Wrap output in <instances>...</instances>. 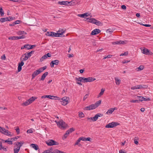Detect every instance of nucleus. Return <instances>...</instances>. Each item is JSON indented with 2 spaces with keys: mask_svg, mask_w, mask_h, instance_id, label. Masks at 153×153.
Masks as SVG:
<instances>
[{
  "mask_svg": "<svg viewBox=\"0 0 153 153\" xmlns=\"http://www.w3.org/2000/svg\"><path fill=\"white\" fill-rule=\"evenodd\" d=\"M20 148L19 147H18V146L14 147V153H18L20 150Z\"/></svg>",
  "mask_w": 153,
  "mask_h": 153,
  "instance_id": "a878e982",
  "label": "nucleus"
},
{
  "mask_svg": "<svg viewBox=\"0 0 153 153\" xmlns=\"http://www.w3.org/2000/svg\"><path fill=\"white\" fill-rule=\"evenodd\" d=\"M104 91L105 89H103V88H102L101 90V92L98 95L97 97H100L104 93Z\"/></svg>",
  "mask_w": 153,
  "mask_h": 153,
  "instance_id": "473e14b6",
  "label": "nucleus"
},
{
  "mask_svg": "<svg viewBox=\"0 0 153 153\" xmlns=\"http://www.w3.org/2000/svg\"><path fill=\"white\" fill-rule=\"evenodd\" d=\"M94 24L102 26V23L97 20L95 22Z\"/></svg>",
  "mask_w": 153,
  "mask_h": 153,
  "instance_id": "4c0bfd02",
  "label": "nucleus"
},
{
  "mask_svg": "<svg viewBox=\"0 0 153 153\" xmlns=\"http://www.w3.org/2000/svg\"><path fill=\"white\" fill-rule=\"evenodd\" d=\"M126 41H122V40H120L119 41H117V45H120V44H125L126 43Z\"/></svg>",
  "mask_w": 153,
  "mask_h": 153,
  "instance_id": "2f4dec72",
  "label": "nucleus"
},
{
  "mask_svg": "<svg viewBox=\"0 0 153 153\" xmlns=\"http://www.w3.org/2000/svg\"><path fill=\"white\" fill-rule=\"evenodd\" d=\"M80 139L81 140H82L83 141H86V138L84 137H80Z\"/></svg>",
  "mask_w": 153,
  "mask_h": 153,
  "instance_id": "e2e57ef3",
  "label": "nucleus"
},
{
  "mask_svg": "<svg viewBox=\"0 0 153 153\" xmlns=\"http://www.w3.org/2000/svg\"><path fill=\"white\" fill-rule=\"evenodd\" d=\"M77 16L79 17L84 18L85 17V14L84 13L82 14H79L77 15Z\"/></svg>",
  "mask_w": 153,
  "mask_h": 153,
  "instance_id": "de8ad7c7",
  "label": "nucleus"
},
{
  "mask_svg": "<svg viewBox=\"0 0 153 153\" xmlns=\"http://www.w3.org/2000/svg\"><path fill=\"white\" fill-rule=\"evenodd\" d=\"M103 116V114L100 113H98L95 115L93 118V121H96L98 119L99 117H102Z\"/></svg>",
  "mask_w": 153,
  "mask_h": 153,
  "instance_id": "2eb2a0df",
  "label": "nucleus"
},
{
  "mask_svg": "<svg viewBox=\"0 0 153 153\" xmlns=\"http://www.w3.org/2000/svg\"><path fill=\"white\" fill-rule=\"evenodd\" d=\"M76 80L77 81L82 82L84 83L88 82H91L96 80V79L92 77L85 78L83 77H79V78H76Z\"/></svg>",
  "mask_w": 153,
  "mask_h": 153,
  "instance_id": "f257e3e1",
  "label": "nucleus"
},
{
  "mask_svg": "<svg viewBox=\"0 0 153 153\" xmlns=\"http://www.w3.org/2000/svg\"><path fill=\"white\" fill-rule=\"evenodd\" d=\"M46 68L47 67L46 66H45L42 68H39L38 70L34 71L32 75V79L34 78L36 76L42 72L44 70H45Z\"/></svg>",
  "mask_w": 153,
  "mask_h": 153,
  "instance_id": "f03ea898",
  "label": "nucleus"
},
{
  "mask_svg": "<svg viewBox=\"0 0 153 153\" xmlns=\"http://www.w3.org/2000/svg\"><path fill=\"white\" fill-rule=\"evenodd\" d=\"M138 89L146 88H147V86L145 85H137Z\"/></svg>",
  "mask_w": 153,
  "mask_h": 153,
  "instance_id": "cd10ccee",
  "label": "nucleus"
},
{
  "mask_svg": "<svg viewBox=\"0 0 153 153\" xmlns=\"http://www.w3.org/2000/svg\"><path fill=\"white\" fill-rule=\"evenodd\" d=\"M121 8L123 9H124V10H125L126 9V6L125 5H122V6H121Z\"/></svg>",
  "mask_w": 153,
  "mask_h": 153,
  "instance_id": "774afa93",
  "label": "nucleus"
},
{
  "mask_svg": "<svg viewBox=\"0 0 153 153\" xmlns=\"http://www.w3.org/2000/svg\"><path fill=\"white\" fill-rule=\"evenodd\" d=\"M54 32H47L45 34V35L46 36H52V37H54Z\"/></svg>",
  "mask_w": 153,
  "mask_h": 153,
  "instance_id": "6ab92c4d",
  "label": "nucleus"
},
{
  "mask_svg": "<svg viewBox=\"0 0 153 153\" xmlns=\"http://www.w3.org/2000/svg\"><path fill=\"white\" fill-rule=\"evenodd\" d=\"M59 62V61L58 60L52 61L50 63V65L51 67H53L54 65H57Z\"/></svg>",
  "mask_w": 153,
  "mask_h": 153,
  "instance_id": "ddd939ff",
  "label": "nucleus"
},
{
  "mask_svg": "<svg viewBox=\"0 0 153 153\" xmlns=\"http://www.w3.org/2000/svg\"><path fill=\"white\" fill-rule=\"evenodd\" d=\"M141 51H142V53L146 55H152L153 54V53L149 51L147 48H144Z\"/></svg>",
  "mask_w": 153,
  "mask_h": 153,
  "instance_id": "1a4fd4ad",
  "label": "nucleus"
},
{
  "mask_svg": "<svg viewBox=\"0 0 153 153\" xmlns=\"http://www.w3.org/2000/svg\"><path fill=\"white\" fill-rule=\"evenodd\" d=\"M18 134L19 133V128L18 127H17L15 129Z\"/></svg>",
  "mask_w": 153,
  "mask_h": 153,
  "instance_id": "4d7b16f0",
  "label": "nucleus"
},
{
  "mask_svg": "<svg viewBox=\"0 0 153 153\" xmlns=\"http://www.w3.org/2000/svg\"><path fill=\"white\" fill-rule=\"evenodd\" d=\"M65 31V29H62V28H60L58 31V33H59L61 34V36H65L63 35V33H64Z\"/></svg>",
  "mask_w": 153,
  "mask_h": 153,
  "instance_id": "f3484780",
  "label": "nucleus"
},
{
  "mask_svg": "<svg viewBox=\"0 0 153 153\" xmlns=\"http://www.w3.org/2000/svg\"><path fill=\"white\" fill-rule=\"evenodd\" d=\"M3 130V131H1V132L2 133L7 135L9 136L10 135L8 130H5V129L4 128Z\"/></svg>",
  "mask_w": 153,
  "mask_h": 153,
  "instance_id": "4be33fe9",
  "label": "nucleus"
},
{
  "mask_svg": "<svg viewBox=\"0 0 153 153\" xmlns=\"http://www.w3.org/2000/svg\"><path fill=\"white\" fill-rule=\"evenodd\" d=\"M42 98H49L51 99H56V98H57V99L58 100H60V99L57 97V96H51V95H45L44 96H42Z\"/></svg>",
  "mask_w": 153,
  "mask_h": 153,
  "instance_id": "9d476101",
  "label": "nucleus"
},
{
  "mask_svg": "<svg viewBox=\"0 0 153 153\" xmlns=\"http://www.w3.org/2000/svg\"><path fill=\"white\" fill-rule=\"evenodd\" d=\"M17 39H24L25 38V37L24 36L22 35L19 36H17Z\"/></svg>",
  "mask_w": 153,
  "mask_h": 153,
  "instance_id": "5fc2aeb1",
  "label": "nucleus"
},
{
  "mask_svg": "<svg viewBox=\"0 0 153 153\" xmlns=\"http://www.w3.org/2000/svg\"><path fill=\"white\" fill-rule=\"evenodd\" d=\"M68 134L66 132L64 134L63 137V139H65L68 137Z\"/></svg>",
  "mask_w": 153,
  "mask_h": 153,
  "instance_id": "864d4df0",
  "label": "nucleus"
},
{
  "mask_svg": "<svg viewBox=\"0 0 153 153\" xmlns=\"http://www.w3.org/2000/svg\"><path fill=\"white\" fill-rule=\"evenodd\" d=\"M6 58L5 56V54L3 55L1 57V59L2 60H4Z\"/></svg>",
  "mask_w": 153,
  "mask_h": 153,
  "instance_id": "338daca9",
  "label": "nucleus"
},
{
  "mask_svg": "<svg viewBox=\"0 0 153 153\" xmlns=\"http://www.w3.org/2000/svg\"><path fill=\"white\" fill-rule=\"evenodd\" d=\"M131 89L132 90H135L138 89V87L137 85L135 86H134L132 87L131 88Z\"/></svg>",
  "mask_w": 153,
  "mask_h": 153,
  "instance_id": "8fccbe9b",
  "label": "nucleus"
},
{
  "mask_svg": "<svg viewBox=\"0 0 153 153\" xmlns=\"http://www.w3.org/2000/svg\"><path fill=\"white\" fill-rule=\"evenodd\" d=\"M144 68V66L143 65H140L138 68H136V70L137 71L142 70Z\"/></svg>",
  "mask_w": 153,
  "mask_h": 153,
  "instance_id": "c9c22d12",
  "label": "nucleus"
},
{
  "mask_svg": "<svg viewBox=\"0 0 153 153\" xmlns=\"http://www.w3.org/2000/svg\"><path fill=\"white\" fill-rule=\"evenodd\" d=\"M0 150H3L5 151H7V149L5 148H4V147H3L2 143L1 142H0Z\"/></svg>",
  "mask_w": 153,
  "mask_h": 153,
  "instance_id": "c756f323",
  "label": "nucleus"
},
{
  "mask_svg": "<svg viewBox=\"0 0 153 153\" xmlns=\"http://www.w3.org/2000/svg\"><path fill=\"white\" fill-rule=\"evenodd\" d=\"M115 80L116 85H119L120 83V80L117 78H115Z\"/></svg>",
  "mask_w": 153,
  "mask_h": 153,
  "instance_id": "72a5a7b5",
  "label": "nucleus"
},
{
  "mask_svg": "<svg viewBox=\"0 0 153 153\" xmlns=\"http://www.w3.org/2000/svg\"><path fill=\"white\" fill-rule=\"evenodd\" d=\"M31 146H32V148L36 150H38L39 149V147L36 144L32 143L31 144Z\"/></svg>",
  "mask_w": 153,
  "mask_h": 153,
  "instance_id": "b1692460",
  "label": "nucleus"
},
{
  "mask_svg": "<svg viewBox=\"0 0 153 153\" xmlns=\"http://www.w3.org/2000/svg\"><path fill=\"white\" fill-rule=\"evenodd\" d=\"M23 60H22V62L20 63H19V65H20L21 66H22L23 65H24V62H23Z\"/></svg>",
  "mask_w": 153,
  "mask_h": 153,
  "instance_id": "0e129e2a",
  "label": "nucleus"
},
{
  "mask_svg": "<svg viewBox=\"0 0 153 153\" xmlns=\"http://www.w3.org/2000/svg\"><path fill=\"white\" fill-rule=\"evenodd\" d=\"M29 48L30 49H31L33 48V47H35L36 46V45H30V46H29Z\"/></svg>",
  "mask_w": 153,
  "mask_h": 153,
  "instance_id": "69168bd1",
  "label": "nucleus"
},
{
  "mask_svg": "<svg viewBox=\"0 0 153 153\" xmlns=\"http://www.w3.org/2000/svg\"><path fill=\"white\" fill-rule=\"evenodd\" d=\"M48 72H45L42 76L41 78V80H44L45 79V78L46 76L48 75Z\"/></svg>",
  "mask_w": 153,
  "mask_h": 153,
  "instance_id": "412c9836",
  "label": "nucleus"
},
{
  "mask_svg": "<svg viewBox=\"0 0 153 153\" xmlns=\"http://www.w3.org/2000/svg\"><path fill=\"white\" fill-rule=\"evenodd\" d=\"M30 46V45H29V44L25 45L24 46L21 47V49H23L25 48H26L27 49H30L29 48H30L29 46Z\"/></svg>",
  "mask_w": 153,
  "mask_h": 153,
  "instance_id": "7c9ffc66",
  "label": "nucleus"
},
{
  "mask_svg": "<svg viewBox=\"0 0 153 153\" xmlns=\"http://www.w3.org/2000/svg\"><path fill=\"white\" fill-rule=\"evenodd\" d=\"M47 58V56H46V55H45L43 56L40 59V62H42L44 60L46 59Z\"/></svg>",
  "mask_w": 153,
  "mask_h": 153,
  "instance_id": "ea45409f",
  "label": "nucleus"
},
{
  "mask_svg": "<svg viewBox=\"0 0 153 153\" xmlns=\"http://www.w3.org/2000/svg\"><path fill=\"white\" fill-rule=\"evenodd\" d=\"M69 98L68 97H65L62 98V104L64 105H67L68 102V101L69 100Z\"/></svg>",
  "mask_w": 153,
  "mask_h": 153,
  "instance_id": "6e6552de",
  "label": "nucleus"
},
{
  "mask_svg": "<svg viewBox=\"0 0 153 153\" xmlns=\"http://www.w3.org/2000/svg\"><path fill=\"white\" fill-rule=\"evenodd\" d=\"M22 70V66L20 65H18V72H20Z\"/></svg>",
  "mask_w": 153,
  "mask_h": 153,
  "instance_id": "bf43d9fd",
  "label": "nucleus"
},
{
  "mask_svg": "<svg viewBox=\"0 0 153 153\" xmlns=\"http://www.w3.org/2000/svg\"><path fill=\"white\" fill-rule=\"evenodd\" d=\"M27 133H32L33 132L32 129H29L27 131Z\"/></svg>",
  "mask_w": 153,
  "mask_h": 153,
  "instance_id": "13d9d810",
  "label": "nucleus"
},
{
  "mask_svg": "<svg viewBox=\"0 0 153 153\" xmlns=\"http://www.w3.org/2000/svg\"><path fill=\"white\" fill-rule=\"evenodd\" d=\"M101 103V100H99L97 101L94 104H92L91 105H90L91 108L92 110L95 109L98 106H99Z\"/></svg>",
  "mask_w": 153,
  "mask_h": 153,
  "instance_id": "39448f33",
  "label": "nucleus"
},
{
  "mask_svg": "<svg viewBox=\"0 0 153 153\" xmlns=\"http://www.w3.org/2000/svg\"><path fill=\"white\" fill-rule=\"evenodd\" d=\"M83 109L84 110H92V109L91 108V106L90 105H89L88 106L85 107Z\"/></svg>",
  "mask_w": 153,
  "mask_h": 153,
  "instance_id": "f704fd0d",
  "label": "nucleus"
},
{
  "mask_svg": "<svg viewBox=\"0 0 153 153\" xmlns=\"http://www.w3.org/2000/svg\"><path fill=\"white\" fill-rule=\"evenodd\" d=\"M17 34L19 35H20L23 34H27V33L23 31H19L18 32Z\"/></svg>",
  "mask_w": 153,
  "mask_h": 153,
  "instance_id": "58836bf2",
  "label": "nucleus"
},
{
  "mask_svg": "<svg viewBox=\"0 0 153 153\" xmlns=\"http://www.w3.org/2000/svg\"><path fill=\"white\" fill-rule=\"evenodd\" d=\"M137 97L139 98V101H148L151 100L149 98H146L143 97L141 96H137Z\"/></svg>",
  "mask_w": 153,
  "mask_h": 153,
  "instance_id": "4468645a",
  "label": "nucleus"
},
{
  "mask_svg": "<svg viewBox=\"0 0 153 153\" xmlns=\"http://www.w3.org/2000/svg\"><path fill=\"white\" fill-rule=\"evenodd\" d=\"M19 138L18 136L15 137H14L10 138V144H13L12 142L13 141L16 140Z\"/></svg>",
  "mask_w": 153,
  "mask_h": 153,
  "instance_id": "393cba45",
  "label": "nucleus"
},
{
  "mask_svg": "<svg viewBox=\"0 0 153 153\" xmlns=\"http://www.w3.org/2000/svg\"><path fill=\"white\" fill-rule=\"evenodd\" d=\"M30 104V103L28 102V100H26L25 102H24L22 104V106H26Z\"/></svg>",
  "mask_w": 153,
  "mask_h": 153,
  "instance_id": "e433bc0d",
  "label": "nucleus"
},
{
  "mask_svg": "<svg viewBox=\"0 0 153 153\" xmlns=\"http://www.w3.org/2000/svg\"><path fill=\"white\" fill-rule=\"evenodd\" d=\"M117 108L116 107L110 108L107 111L106 113L105 114L108 115L111 114L115 110H117Z\"/></svg>",
  "mask_w": 153,
  "mask_h": 153,
  "instance_id": "f8f14e48",
  "label": "nucleus"
},
{
  "mask_svg": "<svg viewBox=\"0 0 153 153\" xmlns=\"http://www.w3.org/2000/svg\"><path fill=\"white\" fill-rule=\"evenodd\" d=\"M84 114L82 112H79V116L81 118H83L84 117Z\"/></svg>",
  "mask_w": 153,
  "mask_h": 153,
  "instance_id": "a19ab883",
  "label": "nucleus"
},
{
  "mask_svg": "<svg viewBox=\"0 0 153 153\" xmlns=\"http://www.w3.org/2000/svg\"><path fill=\"white\" fill-rule=\"evenodd\" d=\"M36 98L34 97H32L30 98L28 100V102L30 104L32 102L34 101Z\"/></svg>",
  "mask_w": 153,
  "mask_h": 153,
  "instance_id": "c85d7f7f",
  "label": "nucleus"
},
{
  "mask_svg": "<svg viewBox=\"0 0 153 153\" xmlns=\"http://www.w3.org/2000/svg\"><path fill=\"white\" fill-rule=\"evenodd\" d=\"M119 124L118 123L112 122L106 125L105 127L106 128H112L116 126Z\"/></svg>",
  "mask_w": 153,
  "mask_h": 153,
  "instance_id": "0eeeda50",
  "label": "nucleus"
},
{
  "mask_svg": "<svg viewBox=\"0 0 153 153\" xmlns=\"http://www.w3.org/2000/svg\"><path fill=\"white\" fill-rule=\"evenodd\" d=\"M81 140L80 139V138H79L78 140H77L75 144H74V146L76 145H78L79 144V143L80 142Z\"/></svg>",
  "mask_w": 153,
  "mask_h": 153,
  "instance_id": "3c124183",
  "label": "nucleus"
},
{
  "mask_svg": "<svg viewBox=\"0 0 153 153\" xmlns=\"http://www.w3.org/2000/svg\"><path fill=\"white\" fill-rule=\"evenodd\" d=\"M89 94H88L85 95L83 98V101L85 100L88 97Z\"/></svg>",
  "mask_w": 153,
  "mask_h": 153,
  "instance_id": "49530a36",
  "label": "nucleus"
},
{
  "mask_svg": "<svg viewBox=\"0 0 153 153\" xmlns=\"http://www.w3.org/2000/svg\"><path fill=\"white\" fill-rule=\"evenodd\" d=\"M7 21H10L8 17L2 18L0 19V22L2 23Z\"/></svg>",
  "mask_w": 153,
  "mask_h": 153,
  "instance_id": "a211bd4d",
  "label": "nucleus"
},
{
  "mask_svg": "<svg viewBox=\"0 0 153 153\" xmlns=\"http://www.w3.org/2000/svg\"><path fill=\"white\" fill-rule=\"evenodd\" d=\"M57 124L59 126V127L61 128H65L67 127L68 125L65 123V122H63L62 120H60L59 122H58Z\"/></svg>",
  "mask_w": 153,
  "mask_h": 153,
  "instance_id": "20e7f679",
  "label": "nucleus"
},
{
  "mask_svg": "<svg viewBox=\"0 0 153 153\" xmlns=\"http://www.w3.org/2000/svg\"><path fill=\"white\" fill-rule=\"evenodd\" d=\"M68 4H70V5H74V4H75V1H74V0H72V1H68Z\"/></svg>",
  "mask_w": 153,
  "mask_h": 153,
  "instance_id": "c03bdc74",
  "label": "nucleus"
},
{
  "mask_svg": "<svg viewBox=\"0 0 153 153\" xmlns=\"http://www.w3.org/2000/svg\"><path fill=\"white\" fill-rule=\"evenodd\" d=\"M85 21H86L87 22L92 23H95V21H96V20L94 18H87L85 20Z\"/></svg>",
  "mask_w": 153,
  "mask_h": 153,
  "instance_id": "dca6fc26",
  "label": "nucleus"
},
{
  "mask_svg": "<svg viewBox=\"0 0 153 153\" xmlns=\"http://www.w3.org/2000/svg\"><path fill=\"white\" fill-rule=\"evenodd\" d=\"M68 1H58V3L59 4L63 5H68Z\"/></svg>",
  "mask_w": 153,
  "mask_h": 153,
  "instance_id": "5701e85b",
  "label": "nucleus"
},
{
  "mask_svg": "<svg viewBox=\"0 0 153 153\" xmlns=\"http://www.w3.org/2000/svg\"><path fill=\"white\" fill-rule=\"evenodd\" d=\"M24 142L23 141H21L20 142H17V143L16 144V146H18V147H19L20 148L21 147L22 145L24 144Z\"/></svg>",
  "mask_w": 153,
  "mask_h": 153,
  "instance_id": "aec40b11",
  "label": "nucleus"
},
{
  "mask_svg": "<svg viewBox=\"0 0 153 153\" xmlns=\"http://www.w3.org/2000/svg\"><path fill=\"white\" fill-rule=\"evenodd\" d=\"M0 13L1 16H2L4 14V12L1 7L0 6Z\"/></svg>",
  "mask_w": 153,
  "mask_h": 153,
  "instance_id": "79ce46f5",
  "label": "nucleus"
},
{
  "mask_svg": "<svg viewBox=\"0 0 153 153\" xmlns=\"http://www.w3.org/2000/svg\"><path fill=\"white\" fill-rule=\"evenodd\" d=\"M17 36H13L10 37V39H11L13 40H15L17 39Z\"/></svg>",
  "mask_w": 153,
  "mask_h": 153,
  "instance_id": "a18cd8bd",
  "label": "nucleus"
},
{
  "mask_svg": "<svg viewBox=\"0 0 153 153\" xmlns=\"http://www.w3.org/2000/svg\"><path fill=\"white\" fill-rule=\"evenodd\" d=\"M34 52V51H32L31 52L28 53L27 54L25 53L24 55H22V57L25 55L23 59V61H25L27 60L28 58L31 56V54H32Z\"/></svg>",
  "mask_w": 153,
  "mask_h": 153,
  "instance_id": "423d86ee",
  "label": "nucleus"
},
{
  "mask_svg": "<svg viewBox=\"0 0 153 153\" xmlns=\"http://www.w3.org/2000/svg\"><path fill=\"white\" fill-rule=\"evenodd\" d=\"M112 56L110 55H108L107 56L105 57L104 58V59H105L106 58H110Z\"/></svg>",
  "mask_w": 153,
  "mask_h": 153,
  "instance_id": "052dcab7",
  "label": "nucleus"
},
{
  "mask_svg": "<svg viewBox=\"0 0 153 153\" xmlns=\"http://www.w3.org/2000/svg\"><path fill=\"white\" fill-rule=\"evenodd\" d=\"M113 31L111 29H108L107 30L106 32L107 33H112Z\"/></svg>",
  "mask_w": 153,
  "mask_h": 153,
  "instance_id": "603ef678",
  "label": "nucleus"
},
{
  "mask_svg": "<svg viewBox=\"0 0 153 153\" xmlns=\"http://www.w3.org/2000/svg\"><path fill=\"white\" fill-rule=\"evenodd\" d=\"M21 22V21L19 20H17L15 22V24H16H16H18Z\"/></svg>",
  "mask_w": 153,
  "mask_h": 153,
  "instance_id": "680f3d73",
  "label": "nucleus"
},
{
  "mask_svg": "<svg viewBox=\"0 0 153 153\" xmlns=\"http://www.w3.org/2000/svg\"><path fill=\"white\" fill-rule=\"evenodd\" d=\"M75 130V129L73 128H70L66 132L68 134H70L72 133L73 131H74Z\"/></svg>",
  "mask_w": 153,
  "mask_h": 153,
  "instance_id": "bb28decb",
  "label": "nucleus"
},
{
  "mask_svg": "<svg viewBox=\"0 0 153 153\" xmlns=\"http://www.w3.org/2000/svg\"><path fill=\"white\" fill-rule=\"evenodd\" d=\"M46 144L49 146H52L53 145H58L59 143L53 140H49L46 141Z\"/></svg>",
  "mask_w": 153,
  "mask_h": 153,
  "instance_id": "7ed1b4c3",
  "label": "nucleus"
},
{
  "mask_svg": "<svg viewBox=\"0 0 153 153\" xmlns=\"http://www.w3.org/2000/svg\"><path fill=\"white\" fill-rule=\"evenodd\" d=\"M101 31L100 30L96 29L92 31L91 34L92 35H95L100 33Z\"/></svg>",
  "mask_w": 153,
  "mask_h": 153,
  "instance_id": "9b49d317",
  "label": "nucleus"
},
{
  "mask_svg": "<svg viewBox=\"0 0 153 153\" xmlns=\"http://www.w3.org/2000/svg\"><path fill=\"white\" fill-rule=\"evenodd\" d=\"M128 55V52H124V53H121L120 55V56H127Z\"/></svg>",
  "mask_w": 153,
  "mask_h": 153,
  "instance_id": "09e8293b",
  "label": "nucleus"
},
{
  "mask_svg": "<svg viewBox=\"0 0 153 153\" xmlns=\"http://www.w3.org/2000/svg\"><path fill=\"white\" fill-rule=\"evenodd\" d=\"M139 100H132L130 101V102H139Z\"/></svg>",
  "mask_w": 153,
  "mask_h": 153,
  "instance_id": "6e6d98bb",
  "label": "nucleus"
},
{
  "mask_svg": "<svg viewBox=\"0 0 153 153\" xmlns=\"http://www.w3.org/2000/svg\"><path fill=\"white\" fill-rule=\"evenodd\" d=\"M54 33V37H62V36H61L60 33Z\"/></svg>",
  "mask_w": 153,
  "mask_h": 153,
  "instance_id": "37998d69",
  "label": "nucleus"
}]
</instances>
